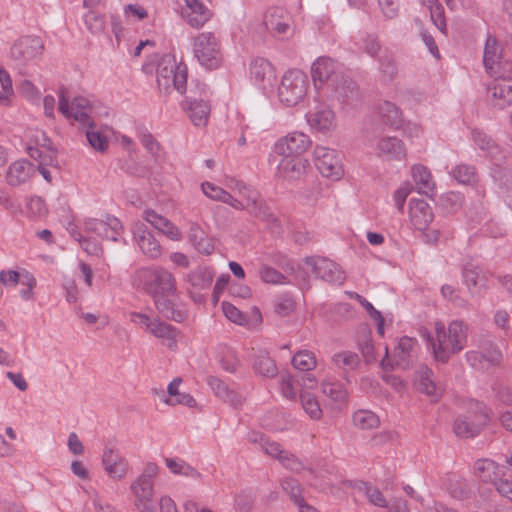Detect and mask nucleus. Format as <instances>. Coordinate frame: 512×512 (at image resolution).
Wrapping results in <instances>:
<instances>
[{"label": "nucleus", "mask_w": 512, "mask_h": 512, "mask_svg": "<svg viewBox=\"0 0 512 512\" xmlns=\"http://www.w3.org/2000/svg\"><path fill=\"white\" fill-rule=\"evenodd\" d=\"M468 325L462 320H453L446 329L441 321L435 323L436 340L429 334L426 340L432 345L434 357L447 362L451 354L459 353L467 343Z\"/></svg>", "instance_id": "obj_1"}, {"label": "nucleus", "mask_w": 512, "mask_h": 512, "mask_svg": "<svg viewBox=\"0 0 512 512\" xmlns=\"http://www.w3.org/2000/svg\"><path fill=\"white\" fill-rule=\"evenodd\" d=\"M132 285L153 299L163 295H175L177 292L173 274L163 267H144L136 270L132 275Z\"/></svg>", "instance_id": "obj_2"}, {"label": "nucleus", "mask_w": 512, "mask_h": 512, "mask_svg": "<svg viewBox=\"0 0 512 512\" xmlns=\"http://www.w3.org/2000/svg\"><path fill=\"white\" fill-rule=\"evenodd\" d=\"M489 409L483 403L470 399L467 414L458 416L453 424V431L460 438H474L489 423Z\"/></svg>", "instance_id": "obj_3"}, {"label": "nucleus", "mask_w": 512, "mask_h": 512, "mask_svg": "<svg viewBox=\"0 0 512 512\" xmlns=\"http://www.w3.org/2000/svg\"><path fill=\"white\" fill-rule=\"evenodd\" d=\"M157 84L160 90L169 93L171 89L180 94L186 91L188 69L186 64L178 63L173 55H164L157 65Z\"/></svg>", "instance_id": "obj_4"}, {"label": "nucleus", "mask_w": 512, "mask_h": 512, "mask_svg": "<svg viewBox=\"0 0 512 512\" xmlns=\"http://www.w3.org/2000/svg\"><path fill=\"white\" fill-rule=\"evenodd\" d=\"M476 475L485 483H491L496 491L512 502V470H507L494 460L478 459L474 464Z\"/></svg>", "instance_id": "obj_5"}, {"label": "nucleus", "mask_w": 512, "mask_h": 512, "mask_svg": "<svg viewBox=\"0 0 512 512\" xmlns=\"http://www.w3.org/2000/svg\"><path fill=\"white\" fill-rule=\"evenodd\" d=\"M192 50L195 59L207 70L218 69L223 63L220 40L212 32H202L195 36L192 39Z\"/></svg>", "instance_id": "obj_6"}, {"label": "nucleus", "mask_w": 512, "mask_h": 512, "mask_svg": "<svg viewBox=\"0 0 512 512\" xmlns=\"http://www.w3.org/2000/svg\"><path fill=\"white\" fill-rule=\"evenodd\" d=\"M308 88L307 74L299 69H290L282 77L278 87V98L281 103L293 107L305 98Z\"/></svg>", "instance_id": "obj_7"}, {"label": "nucleus", "mask_w": 512, "mask_h": 512, "mask_svg": "<svg viewBox=\"0 0 512 512\" xmlns=\"http://www.w3.org/2000/svg\"><path fill=\"white\" fill-rule=\"evenodd\" d=\"M319 97L331 102H337L344 109L356 108L362 101L358 85L346 73L342 75L340 81L327 86Z\"/></svg>", "instance_id": "obj_8"}, {"label": "nucleus", "mask_w": 512, "mask_h": 512, "mask_svg": "<svg viewBox=\"0 0 512 512\" xmlns=\"http://www.w3.org/2000/svg\"><path fill=\"white\" fill-rule=\"evenodd\" d=\"M343 66L327 56L318 57L311 66V76L318 96L327 86L340 81L344 74Z\"/></svg>", "instance_id": "obj_9"}, {"label": "nucleus", "mask_w": 512, "mask_h": 512, "mask_svg": "<svg viewBox=\"0 0 512 512\" xmlns=\"http://www.w3.org/2000/svg\"><path fill=\"white\" fill-rule=\"evenodd\" d=\"M304 263L310 268L316 278L330 284L341 285L345 281V273L334 261L320 256H310L304 259Z\"/></svg>", "instance_id": "obj_10"}, {"label": "nucleus", "mask_w": 512, "mask_h": 512, "mask_svg": "<svg viewBox=\"0 0 512 512\" xmlns=\"http://www.w3.org/2000/svg\"><path fill=\"white\" fill-rule=\"evenodd\" d=\"M315 166L322 176L339 180L343 175V167L337 152L325 146H316L313 152Z\"/></svg>", "instance_id": "obj_11"}, {"label": "nucleus", "mask_w": 512, "mask_h": 512, "mask_svg": "<svg viewBox=\"0 0 512 512\" xmlns=\"http://www.w3.org/2000/svg\"><path fill=\"white\" fill-rule=\"evenodd\" d=\"M43 48V42L39 37L25 36L12 45L10 55L19 64H27L40 59Z\"/></svg>", "instance_id": "obj_12"}, {"label": "nucleus", "mask_w": 512, "mask_h": 512, "mask_svg": "<svg viewBox=\"0 0 512 512\" xmlns=\"http://www.w3.org/2000/svg\"><path fill=\"white\" fill-rule=\"evenodd\" d=\"M311 143L308 135L296 131L278 139L273 150L280 156L298 157L308 150Z\"/></svg>", "instance_id": "obj_13"}, {"label": "nucleus", "mask_w": 512, "mask_h": 512, "mask_svg": "<svg viewBox=\"0 0 512 512\" xmlns=\"http://www.w3.org/2000/svg\"><path fill=\"white\" fill-rule=\"evenodd\" d=\"M291 22V15L279 6L268 8L263 17L266 29L278 38H284L292 32Z\"/></svg>", "instance_id": "obj_14"}, {"label": "nucleus", "mask_w": 512, "mask_h": 512, "mask_svg": "<svg viewBox=\"0 0 512 512\" xmlns=\"http://www.w3.org/2000/svg\"><path fill=\"white\" fill-rule=\"evenodd\" d=\"M90 110V101L82 96L75 97L69 105V98L63 90L59 93V111L66 118H73L82 125H91L88 111Z\"/></svg>", "instance_id": "obj_15"}, {"label": "nucleus", "mask_w": 512, "mask_h": 512, "mask_svg": "<svg viewBox=\"0 0 512 512\" xmlns=\"http://www.w3.org/2000/svg\"><path fill=\"white\" fill-rule=\"evenodd\" d=\"M246 210L251 216L265 222L271 229L272 233L280 234L282 227L279 219L270 211L264 200L259 194H252L248 197V202L244 205Z\"/></svg>", "instance_id": "obj_16"}, {"label": "nucleus", "mask_w": 512, "mask_h": 512, "mask_svg": "<svg viewBox=\"0 0 512 512\" xmlns=\"http://www.w3.org/2000/svg\"><path fill=\"white\" fill-rule=\"evenodd\" d=\"M493 77L488 84V99L494 107L503 109L512 104V78L500 74Z\"/></svg>", "instance_id": "obj_17"}, {"label": "nucleus", "mask_w": 512, "mask_h": 512, "mask_svg": "<svg viewBox=\"0 0 512 512\" xmlns=\"http://www.w3.org/2000/svg\"><path fill=\"white\" fill-rule=\"evenodd\" d=\"M84 228L87 233L116 242L121 234L122 225L118 218L107 216L105 220L95 218L86 220Z\"/></svg>", "instance_id": "obj_18"}, {"label": "nucleus", "mask_w": 512, "mask_h": 512, "mask_svg": "<svg viewBox=\"0 0 512 512\" xmlns=\"http://www.w3.org/2000/svg\"><path fill=\"white\" fill-rule=\"evenodd\" d=\"M134 496V506L140 512H156L154 497V483L136 478L130 485Z\"/></svg>", "instance_id": "obj_19"}, {"label": "nucleus", "mask_w": 512, "mask_h": 512, "mask_svg": "<svg viewBox=\"0 0 512 512\" xmlns=\"http://www.w3.org/2000/svg\"><path fill=\"white\" fill-rule=\"evenodd\" d=\"M250 78L257 86L266 89L272 87L276 74L272 64L265 58L256 57L250 63Z\"/></svg>", "instance_id": "obj_20"}, {"label": "nucleus", "mask_w": 512, "mask_h": 512, "mask_svg": "<svg viewBox=\"0 0 512 512\" xmlns=\"http://www.w3.org/2000/svg\"><path fill=\"white\" fill-rule=\"evenodd\" d=\"M36 166L26 159L12 162L6 171L5 179L9 186L18 187L29 181L36 173Z\"/></svg>", "instance_id": "obj_21"}, {"label": "nucleus", "mask_w": 512, "mask_h": 512, "mask_svg": "<svg viewBox=\"0 0 512 512\" xmlns=\"http://www.w3.org/2000/svg\"><path fill=\"white\" fill-rule=\"evenodd\" d=\"M502 46L497 39L491 35L486 38L483 64L486 72L490 76H496L501 73L502 67Z\"/></svg>", "instance_id": "obj_22"}, {"label": "nucleus", "mask_w": 512, "mask_h": 512, "mask_svg": "<svg viewBox=\"0 0 512 512\" xmlns=\"http://www.w3.org/2000/svg\"><path fill=\"white\" fill-rule=\"evenodd\" d=\"M309 166V162L299 157L283 156L277 166V176L287 180L300 179Z\"/></svg>", "instance_id": "obj_23"}, {"label": "nucleus", "mask_w": 512, "mask_h": 512, "mask_svg": "<svg viewBox=\"0 0 512 512\" xmlns=\"http://www.w3.org/2000/svg\"><path fill=\"white\" fill-rule=\"evenodd\" d=\"M410 220L415 229L426 231L433 220L432 208L422 199H411Z\"/></svg>", "instance_id": "obj_24"}, {"label": "nucleus", "mask_w": 512, "mask_h": 512, "mask_svg": "<svg viewBox=\"0 0 512 512\" xmlns=\"http://www.w3.org/2000/svg\"><path fill=\"white\" fill-rule=\"evenodd\" d=\"M185 2L183 17L186 22L194 28L202 27L211 17L210 10L200 0H185Z\"/></svg>", "instance_id": "obj_25"}, {"label": "nucleus", "mask_w": 512, "mask_h": 512, "mask_svg": "<svg viewBox=\"0 0 512 512\" xmlns=\"http://www.w3.org/2000/svg\"><path fill=\"white\" fill-rule=\"evenodd\" d=\"M102 465L109 477L122 479L128 471L127 461L111 448H106L102 456Z\"/></svg>", "instance_id": "obj_26"}, {"label": "nucleus", "mask_w": 512, "mask_h": 512, "mask_svg": "<svg viewBox=\"0 0 512 512\" xmlns=\"http://www.w3.org/2000/svg\"><path fill=\"white\" fill-rule=\"evenodd\" d=\"M378 156L386 160L401 161L406 158L403 142L396 137H384L377 143Z\"/></svg>", "instance_id": "obj_27"}, {"label": "nucleus", "mask_w": 512, "mask_h": 512, "mask_svg": "<svg viewBox=\"0 0 512 512\" xmlns=\"http://www.w3.org/2000/svg\"><path fill=\"white\" fill-rule=\"evenodd\" d=\"M415 385L421 393L429 396L432 402L438 401L441 397L442 390L433 379V371L426 366L417 371Z\"/></svg>", "instance_id": "obj_28"}, {"label": "nucleus", "mask_w": 512, "mask_h": 512, "mask_svg": "<svg viewBox=\"0 0 512 512\" xmlns=\"http://www.w3.org/2000/svg\"><path fill=\"white\" fill-rule=\"evenodd\" d=\"M135 237L141 251L151 259H156L161 255V246L154 235L141 224L137 227Z\"/></svg>", "instance_id": "obj_29"}, {"label": "nucleus", "mask_w": 512, "mask_h": 512, "mask_svg": "<svg viewBox=\"0 0 512 512\" xmlns=\"http://www.w3.org/2000/svg\"><path fill=\"white\" fill-rule=\"evenodd\" d=\"M182 383V378H174L167 387L169 397L162 399V401L169 406L183 405L189 408H194L197 405L195 398L186 392H181L179 386Z\"/></svg>", "instance_id": "obj_30"}, {"label": "nucleus", "mask_w": 512, "mask_h": 512, "mask_svg": "<svg viewBox=\"0 0 512 512\" xmlns=\"http://www.w3.org/2000/svg\"><path fill=\"white\" fill-rule=\"evenodd\" d=\"M143 218L171 240H180L181 233L179 229L166 217L156 213L154 210H145Z\"/></svg>", "instance_id": "obj_31"}, {"label": "nucleus", "mask_w": 512, "mask_h": 512, "mask_svg": "<svg viewBox=\"0 0 512 512\" xmlns=\"http://www.w3.org/2000/svg\"><path fill=\"white\" fill-rule=\"evenodd\" d=\"M158 339L166 341V345L170 350L177 349V338L180 335V331L162 320L160 318H154L152 327L148 332Z\"/></svg>", "instance_id": "obj_32"}, {"label": "nucleus", "mask_w": 512, "mask_h": 512, "mask_svg": "<svg viewBox=\"0 0 512 512\" xmlns=\"http://www.w3.org/2000/svg\"><path fill=\"white\" fill-rule=\"evenodd\" d=\"M417 341L410 337H402L394 349L393 357L395 365L399 368L406 369L414 356Z\"/></svg>", "instance_id": "obj_33"}, {"label": "nucleus", "mask_w": 512, "mask_h": 512, "mask_svg": "<svg viewBox=\"0 0 512 512\" xmlns=\"http://www.w3.org/2000/svg\"><path fill=\"white\" fill-rule=\"evenodd\" d=\"M307 121L313 129L323 133L329 132L336 127L335 114L327 107L307 115Z\"/></svg>", "instance_id": "obj_34"}, {"label": "nucleus", "mask_w": 512, "mask_h": 512, "mask_svg": "<svg viewBox=\"0 0 512 512\" xmlns=\"http://www.w3.org/2000/svg\"><path fill=\"white\" fill-rule=\"evenodd\" d=\"M188 238L193 247L201 254L210 255L214 251L213 240L197 223H191Z\"/></svg>", "instance_id": "obj_35"}, {"label": "nucleus", "mask_w": 512, "mask_h": 512, "mask_svg": "<svg viewBox=\"0 0 512 512\" xmlns=\"http://www.w3.org/2000/svg\"><path fill=\"white\" fill-rule=\"evenodd\" d=\"M184 108L188 110L189 117L195 126H205L207 124L210 106L206 101L186 97Z\"/></svg>", "instance_id": "obj_36"}, {"label": "nucleus", "mask_w": 512, "mask_h": 512, "mask_svg": "<svg viewBox=\"0 0 512 512\" xmlns=\"http://www.w3.org/2000/svg\"><path fill=\"white\" fill-rule=\"evenodd\" d=\"M412 177L417 191L426 196H432L435 190V182L430 170L421 164H416L411 169Z\"/></svg>", "instance_id": "obj_37"}, {"label": "nucleus", "mask_w": 512, "mask_h": 512, "mask_svg": "<svg viewBox=\"0 0 512 512\" xmlns=\"http://www.w3.org/2000/svg\"><path fill=\"white\" fill-rule=\"evenodd\" d=\"M171 295H163L157 298H154V305L157 311L166 319L175 321L177 323H181L185 320L186 314L178 309L175 303L170 300L168 297Z\"/></svg>", "instance_id": "obj_38"}, {"label": "nucleus", "mask_w": 512, "mask_h": 512, "mask_svg": "<svg viewBox=\"0 0 512 512\" xmlns=\"http://www.w3.org/2000/svg\"><path fill=\"white\" fill-rule=\"evenodd\" d=\"M214 272L208 267H198L185 276L191 288L197 291L208 289L213 281Z\"/></svg>", "instance_id": "obj_39"}, {"label": "nucleus", "mask_w": 512, "mask_h": 512, "mask_svg": "<svg viewBox=\"0 0 512 512\" xmlns=\"http://www.w3.org/2000/svg\"><path fill=\"white\" fill-rule=\"evenodd\" d=\"M332 362L336 368L347 373L358 368L360 365V358L355 352L341 351L333 355Z\"/></svg>", "instance_id": "obj_40"}, {"label": "nucleus", "mask_w": 512, "mask_h": 512, "mask_svg": "<svg viewBox=\"0 0 512 512\" xmlns=\"http://www.w3.org/2000/svg\"><path fill=\"white\" fill-rule=\"evenodd\" d=\"M253 369L256 374L267 378H273L278 373L275 361L267 354H259L256 356Z\"/></svg>", "instance_id": "obj_41"}, {"label": "nucleus", "mask_w": 512, "mask_h": 512, "mask_svg": "<svg viewBox=\"0 0 512 512\" xmlns=\"http://www.w3.org/2000/svg\"><path fill=\"white\" fill-rule=\"evenodd\" d=\"M352 421L355 427L363 430L375 429L379 426V417L370 410L360 409L354 412Z\"/></svg>", "instance_id": "obj_42"}, {"label": "nucleus", "mask_w": 512, "mask_h": 512, "mask_svg": "<svg viewBox=\"0 0 512 512\" xmlns=\"http://www.w3.org/2000/svg\"><path fill=\"white\" fill-rule=\"evenodd\" d=\"M471 135H472V140H473L474 144L479 149L486 152L488 155L494 157L500 152L499 146L485 132H483L479 129H474L472 131Z\"/></svg>", "instance_id": "obj_43"}, {"label": "nucleus", "mask_w": 512, "mask_h": 512, "mask_svg": "<svg viewBox=\"0 0 512 512\" xmlns=\"http://www.w3.org/2000/svg\"><path fill=\"white\" fill-rule=\"evenodd\" d=\"M379 113L383 121L391 127L398 128L402 123V113L392 102H383L379 107Z\"/></svg>", "instance_id": "obj_44"}, {"label": "nucleus", "mask_w": 512, "mask_h": 512, "mask_svg": "<svg viewBox=\"0 0 512 512\" xmlns=\"http://www.w3.org/2000/svg\"><path fill=\"white\" fill-rule=\"evenodd\" d=\"M451 175L460 184L469 185L477 180V171L473 165L460 163L456 165Z\"/></svg>", "instance_id": "obj_45"}, {"label": "nucleus", "mask_w": 512, "mask_h": 512, "mask_svg": "<svg viewBox=\"0 0 512 512\" xmlns=\"http://www.w3.org/2000/svg\"><path fill=\"white\" fill-rule=\"evenodd\" d=\"M300 401L301 405L305 411V413L312 420H319L322 417V409L317 400V397L310 392H301L300 393Z\"/></svg>", "instance_id": "obj_46"}, {"label": "nucleus", "mask_w": 512, "mask_h": 512, "mask_svg": "<svg viewBox=\"0 0 512 512\" xmlns=\"http://www.w3.org/2000/svg\"><path fill=\"white\" fill-rule=\"evenodd\" d=\"M292 365L301 371H311L316 368L317 360L313 352L300 350L292 357Z\"/></svg>", "instance_id": "obj_47"}, {"label": "nucleus", "mask_w": 512, "mask_h": 512, "mask_svg": "<svg viewBox=\"0 0 512 512\" xmlns=\"http://www.w3.org/2000/svg\"><path fill=\"white\" fill-rule=\"evenodd\" d=\"M321 386L322 392L331 400L335 402H343L346 399V389L340 382L325 379Z\"/></svg>", "instance_id": "obj_48"}, {"label": "nucleus", "mask_w": 512, "mask_h": 512, "mask_svg": "<svg viewBox=\"0 0 512 512\" xmlns=\"http://www.w3.org/2000/svg\"><path fill=\"white\" fill-rule=\"evenodd\" d=\"M165 463L169 470L174 474L184 475L195 479H199L201 477V474L195 468L184 461L166 458Z\"/></svg>", "instance_id": "obj_49"}, {"label": "nucleus", "mask_w": 512, "mask_h": 512, "mask_svg": "<svg viewBox=\"0 0 512 512\" xmlns=\"http://www.w3.org/2000/svg\"><path fill=\"white\" fill-rule=\"evenodd\" d=\"M358 489L359 491L364 492L370 504L381 508H385L387 506V501L378 488L367 482H361Z\"/></svg>", "instance_id": "obj_50"}, {"label": "nucleus", "mask_w": 512, "mask_h": 512, "mask_svg": "<svg viewBox=\"0 0 512 512\" xmlns=\"http://www.w3.org/2000/svg\"><path fill=\"white\" fill-rule=\"evenodd\" d=\"M282 490L289 496L293 503L299 502L303 499V487L298 480L287 477L281 481Z\"/></svg>", "instance_id": "obj_51"}, {"label": "nucleus", "mask_w": 512, "mask_h": 512, "mask_svg": "<svg viewBox=\"0 0 512 512\" xmlns=\"http://www.w3.org/2000/svg\"><path fill=\"white\" fill-rule=\"evenodd\" d=\"M481 356L491 365H499L502 360V353L497 345L489 340H485L481 345Z\"/></svg>", "instance_id": "obj_52"}, {"label": "nucleus", "mask_w": 512, "mask_h": 512, "mask_svg": "<svg viewBox=\"0 0 512 512\" xmlns=\"http://www.w3.org/2000/svg\"><path fill=\"white\" fill-rule=\"evenodd\" d=\"M28 154L38 161L39 166L53 165L56 162L55 151L38 147H28Z\"/></svg>", "instance_id": "obj_53"}, {"label": "nucleus", "mask_w": 512, "mask_h": 512, "mask_svg": "<svg viewBox=\"0 0 512 512\" xmlns=\"http://www.w3.org/2000/svg\"><path fill=\"white\" fill-rule=\"evenodd\" d=\"M480 275V268L473 264H467L462 269L463 283L466 285L469 292H473V289L478 285Z\"/></svg>", "instance_id": "obj_54"}, {"label": "nucleus", "mask_w": 512, "mask_h": 512, "mask_svg": "<svg viewBox=\"0 0 512 512\" xmlns=\"http://www.w3.org/2000/svg\"><path fill=\"white\" fill-rule=\"evenodd\" d=\"M441 295L458 308H468L470 306L468 300L462 297L451 285H443L441 287Z\"/></svg>", "instance_id": "obj_55"}, {"label": "nucleus", "mask_w": 512, "mask_h": 512, "mask_svg": "<svg viewBox=\"0 0 512 512\" xmlns=\"http://www.w3.org/2000/svg\"><path fill=\"white\" fill-rule=\"evenodd\" d=\"M259 276L263 282L269 284H283L286 280V277L281 272L267 265H263L260 268Z\"/></svg>", "instance_id": "obj_56"}, {"label": "nucleus", "mask_w": 512, "mask_h": 512, "mask_svg": "<svg viewBox=\"0 0 512 512\" xmlns=\"http://www.w3.org/2000/svg\"><path fill=\"white\" fill-rule=\"evenodd\" d=\"M20 284L23 286V288H21L19 291L20 297L24 300H33V289L36 286L35 277L32 274L26 272L21 275Z\"/></svg>", "instance_id": "obj_57"}, {"label": "nucleus", "mask_w": 512, "mask_h": 512, "mask_svg": "<svg viewBox=\"0 0 512 512\" xmlns=\"http://www.w3.org/2000/svg\"><path fill=\"white\" fill-rule=\"evenodd\" d=\"M380 71L385 80L392 81L398 73L394 59L387 55L383 56L380 59Z\"/></svg>", "instance_id": "obj_58"}, {"label": "nucleus", "mask_w": 512, "mask_h": 512, "mask_svg": "<svg viewBox=\"0 0 512 512\" xmlns=\"http://www.w3.org/2000/svg\"><path fill=\"white\" fill-rule=\"evenodd\" d=\"M279 462L283 465L284 468L294 472L300 473L305 469L303 462L297 458L294 454L285 451L281 456Z\"/></svg>", "instance_id": "obj_59"}, {"label": "nucleus", "mask_w": 512, "mask_h": 512, "mask_svg": "<svg viewBox=\"0 0 512 512\" xmlns=\"http://www.w3.org/2000/svg\"><path fill=\"white\" fill-rule=\"evenodd\" d=\"M294 377L288 373L281 374V393L283 397L289 400H296L297 390L294 385Z\"/></svg>", "instance_id": "obj_60"}, {"label": "nucleus", "mask_w": 512, "mask_h": 512, "mask_svg": "<svg viewBox=\"0 0 512 512\" xmlns=\"http://www.w3.org/2000/svg\"><path fill=\"white\" fill-rule=\"evenodd\" d=\"M202 192L205 196L208 198L214 200L223 202L225 200V197L228 193V191L224 190L223 188L211 183V182H204L201 185Z\"/></svg>", "instance_id": "obj_61"}, {"label": "nucleus", "mask_w": 512, "mask_h": 512, "mask_svg": "<svg viewBox=\"0 0 512 512\" xmlns=\"http://www.w3.org/2000/svg\"><path fill=\"white\" fill-rule=\"evenodd\" d=\"M428 7L430 9L431 20L440 31L444 32L446 28V21L443 6L437 1L435 4Z\"/></svg>", "instance_id": "obj_62"}, {"label": "nucleus", "mask_w": 512, "mask_h": 512, "mask_svg": "<svg viewBox=\"0 0 512 512\" xmlns=\"http://www.w3.org/2000/svg\"><path fill=\"white\" fill-rule=\"evenodd\" d=\"M84 21L87 26V28L92 33H98L101 32L104 29V19L102 16L96 14L93 11H89L84 16Z\"/></svg>", "instance_id": "obj_63"}, {"label": "nucleus", "mask_w": 512, "mask_h": 512, "mask_svg": "<svg viewBox=\"0 0 512 512\" xmlns=\"http://www.w3.org/2000/svg\"><path fill=\"white\" fill-rule=\"evenodd\" d=\"M86 138L95 150L103 152L108 147L107 138L98 131H87Z\"/></svg>", "instance_id": "obj_64"}]
</instances>
